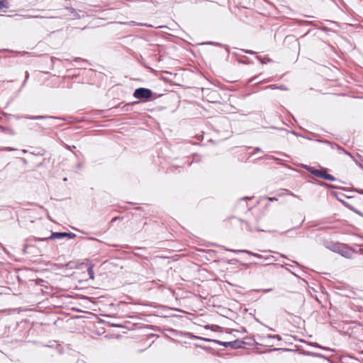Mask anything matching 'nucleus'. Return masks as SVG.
Segmentation results:
<instances>
[{
    "mask_svg": "<svg viewBox=\"0 0 363 363\" xmlns=\"http://www.w3.org/2000/svg\"><path fill=\"white\" fill-rule=\"evenodd\" d=\"M207 342H216L218 345H223L225 347H236L237 345L239 343L238 341H233V342H222L220 340H211V339H205Z\"/></svg>",
    "mask_w": 363,
    "mask_h": 363,
    "instance_id": "6",
    "label": "nucleus"
},
{
    "mask_svg": "<svg viewBox=\"0 0 363 363\" xmlns=\"http://www.w3.org/2000/svg\"><path fill=\"white\" fill-rule=\"evenodd\" d=\"M243 51L246 53H248V54H254L255 52H253L252 50H243Z\"/></svg>",
    "mask_w": 363,
    "mask_h": 363,
    "instance_id": "13",
    "label": "nucleus"
},
{
    "mask_svg": "<svg viewBox=\"0 0 363 363\" xmlns=\"http://www.w3.org/2000/svg\"><path fill=\"white\" fill-rule=\"evenodd\" d=\"M307 170L312 174L313 175L325 179L328 181H335V178L327 173V169L325 168H321V169H315L314 167H308L307 168Z\"/></svg>",
    "mask_w": 363,
    "mask_h": 363,
    "instance_id": "1",
    "label": "nucleus"
},
{
    "mask_svg": "<svg viewBox=\"0 0 363 363\" xmlns=\"http://www.w3.org/2000/svg\"><path fill=\"white\" fill-rule=\"evenodd\" d=\"M4 7H6V5L4 4V1L2 0H0V9H2Z\"/></svg>",
    "mask_w": 363,
    "mask_h": 363,
    "instance_id": "12",
    "label": "nucleus"
},
{
    "mask_svg": "<svg viewBox=\"0 0 363 363\" xmlns=\"http://www.w3.org/2000/svg\"><path fill=\"white\" fill-rule=\"evenodd\" d=\"M329 248L332 251L341 255L344 257L351 258L352 252L349 249L347 248L345 245L333 244Z\"/></svg>",
    "mask_w": 363,
    "mask_h": 363,
    "instance_id": "3",
    "label": "nucleus"
},
{
    "mask_svg": "<svg viewBox=\"0 0 363 363\" xmlns=\"http://www.w3.org/2000/svg\"><path fill=\"white\" fill-rule=\"evenodd\" d=\"M317 347H320V348H322V349H323V350H328V348L325 347H320V346H319V345H318Z\"/></svg>",
    "mask_w": 363,
    "mask_h": 363,
    "instance_id": "18",
    "label": "nucleus"
},
{
    "mask_svg": "<svg viewBox=\"0 0 363 363\" xmlns=\"http://www.w3.org/2000/svg\"><path fill=\"white\" fill-rule=\"evenodd\" d=\"M280 89H286L283 86H280Z\"/></svg>",
    "mask_w": 363,
    "mask_h": 363,
    "instance_id": "20",
    "label": "nucleus"
},
{
    "mask_svg": "<svg viewBox=\"0 0 363 363\" xmlns=\"http://www.w3.org/2000/svg\"><path fill=\"white\" fill-rule=\"evenodd\" d=\"M259 218H257L248 221L240 220V222L248 231H264L259 225Z\"/></svg>",
    "mask_w": 363,
    "mask_h": 363,
    "instance_id": "2",
    "label": "nucleus"
},
{
    "mask_svg": "<svg viewBox=\"0 0 363 363\" xmlns=\"http://www.w3.org/2000/svg\"><path fill=\"white\" fill-rule=\"evenodd\" d=\"M232 251L235 252V253H238V252L247 253V254H249V255H252V256H254L255 257H258V258L261 257L260 255L257 254V253H254V252H250V251L245 250H232Z\"/></svg>",
    "mask_w": 363,
    "mask_h": 363,
    "instance_id": "8",
    "label": "nucleus"
},
{
    "mask_svg": "<svg viewBox=\"0 0 363 363\" xmlns=\"http://www.w3.org/2000/svg\"><path fill=\"white\" fill-rule=\"evenodd\" d=\"M268 200H269V201H276V200H277V199H276V198H274V197H269V198H268Z\"/></svg>",
    "mask_w": 363,
    "mask_h": 363,
    "instance_id": "16",
    "label": "nucleus"
},
{
    "mask_svg": "<svg viewBox=\"0 0 363 363\" xmlns=\"http://www.w3.org/2000/svg\"><path fill=\"white\" fill-rule=\"evenodd\" d=\"M243 51L246 53H248V54H254L255 52H253L252 50H243Z\"/></svg>",
    "mask_w": 363,
    "mask_h": 363,
    "instance_id": "14",
    "label": "nucleus"
},
{
    "mask_svg": "<svg viewBox=\"0 0 363 363\" xmlns=\"http://www.w3.org/2000/svg\"><path fill=\"white\" fill-rule=\"evenodd\" d=\"M347 155H350L351 157H352V156L351 155V154L350 152H347L346 151H344Z\"/></svg>",
    "mask_w": 363,
    "mask_h": 363,
    "instance_id": "19",
    "label": "nucleus"
},
{
    "mask_svg": "<svg viewBox=\"0 0 363 363\" xmlns=\"http://www.w3.org/2000/svg\"><path fill=\"white\" fill-rule=\"evenodd\" d=\"M267 337H269V338H276L278 340H281V337L279 335H269L267 336Z\"/></svg>",
    "mask_w": 363,
    "mask_h": 363,
    "instance_id": "11",
    "label": "nucleus"
},
{
    "mask_svg": "<svg viewBox=\"0 0 363 363\" xmlns=\"http://www.w3.org/2000/svg\"><path fill=\"white\" fill-rule=\"evenodd\" d=\"M255 150H256V151H259V150H260V149H259V148H258V147H257V148L255 149Z\"/></svg>",
    "mask_w": 363,
    "mask_h": 363,
    "instance_id": "22",
    "label": "nucleus"
},
{
    "mask_svg": "<svg viewBox=\"0 0 363 363\" xmlns=\"http://www.w3.org/2000/svg\"><path fill=\"white\" fill-rule=\"evenodd\" d=\"M258 77V76H256V77H252L251 79H249V82H252L255 81V79H257Z\"/></svg>",
    "mask_w": 363,
    "mask_h": 363,
    "instance_id": "15",
    "label": "nucleus"
},
{
    "mask_svg": "<svg viewBox=\"0 0 363 363\" xmlns=\"http://www.w3.org/2000/svg\"><path fill=\"white\" fill-rule=\"evenodd\" d=\"M87 272H88V274L89 276V278L91 279H94V269H93V266L92 265H90L88 267Z\"/></svg>",
    "mask_w": 363,
    "mask_h": 363,
    "instance_id": "9",
    "label": "nucleus"
},
{
    "mask_svg": "<svg viewBox=\"0 0 363 363\" xmlns=\"http://www.w3.org/2000/svg\"><path fill=\"white\" fill-rule=\"evenodd\" d=\"M24 118H28V119L38 120V119H43V118H46L47 117H46V116H33V117H31V116H25Z\"/></svg>",
    "mask_w": 363,
    "mask_h": 363,
    "instance_id": "10",
    "label": "nucleus"
},
{
    "mask_svg": "<svg viewBox=\"0 0 363 363\" xmlns=\"http://www.w3.org/2000/svg\"><path fill=\"white\" fill-rule=\"evenodd\" d=\"M29 74L28 72H26V80L28 78Z\"/></svg>",
    "mask_w": 363,
    "mask_h": 363,
    "instance_id": "17",
    "label": "nucleus"
},
{
    "mask_svg": "<svg viewBox=\"0 0 363 363\" xmlns=\"http://www.w3.org/2000/svg\"><path fill=\"white\" fill-rule=\"evenodd\" d=\"M76 235L73 233H52L51 235L49 237V239H62L64 238H73Z\"/></svg>",
    "mask_w": 363,
    "mask_h": 363,
    "instance_id": "5",
    "label": "nucleus"
},
{
    "mask_svg": "<svg viewBox=\"0 0 363 363\" xmlns=\"http://www.w3.org/2000/svg\"><path fill=\"white\" fill-rule=\"evenodd\" d=\"M130 106V104H123L121 103L118 106H114L112 108L113 109H118L120 108L122 112H126L129 111V106Z\"/></svg>",
    "mask_w": 363,
    "mask_h": 363,
    "instance_id": "7",
    "label": "nucleus"
},
{
    "mask_svg": "<svg viewBox=\"0 0 363 363\" xmlns=\"http://www.w3.org/2000/svg\"><path fill=\"white\" fill-rule=\"evenodd\" d=\"M152 95V91L149 89L146 88H138L136 89L133 93V96L135 99H148L150 98Z\"/></svg>",
    "mask_w": 363,
    "mask_h": 363,
    "instance_id": "4",
    "label": "nucleus"
},
{
    "mask_svg": "<svg viewBox=\"0 0 363 363\" xmlns=\"http://www.w3.org/2000/svg\"><path fill=\"white\" fill-rule=\"evenodd\" d=\"M8 150H10V151H11V150H13L14 149H13V148H11V147H9Z\"/></svg>",
    "mask_w": 363,
    "mask_h": 363,
    "instance_id": "21",
    "label": "nucleus"
}]
</instances>
